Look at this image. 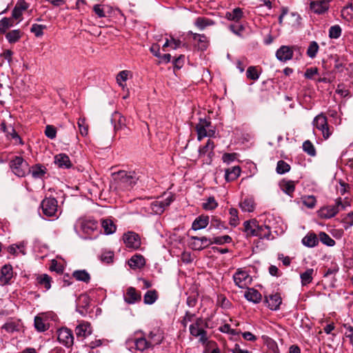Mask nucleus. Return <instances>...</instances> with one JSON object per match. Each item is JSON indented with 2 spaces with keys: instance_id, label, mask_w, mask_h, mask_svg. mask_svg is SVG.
Wrapping results in <instances>:
<instances>
[{
  "instance_id": "1",
  "label": "nucleus",
  "mask_w": 353,
  "mask_h": 353,
  "mask_svg": "<svg viewBox=\"0 0 353 353\" xmlns=\"http://www.w3.org/2000/svg\"><path fill=\"white\" fill-rule=\"evenodd\" d=\"M163 338V333L159 330L151 331L148 334H145L140 331L129 337L125 341V345L130 352H143L148 349H153L156 345H160Z\"/></svg>"
},
{
  "instance_id": "2",
  "label": "nucleus",
  "mask_w": 353,
  "mask_h": 353,
  "mask_svg": "<svg viewBox=\"0 0 353 353\" xmlns=\"http://www.w3.org/2000/svg\"><path fill=\"white\" fill-rule=\"evenodd\" d=\"M115 189L118 191L131 190L137 183L138 176L134 171L121 170L113 174Z\"/></svg>"
},
{
  "instance_id": "3",
  "label": "nucleus",
  "mask_w": 353,
  "mask_h": 353,
  "mask_svg": "<svg viewBox=\"0 0 353 353\" xmlns=\"http://www.w3.org/2000/svg\"><path fill=\"white\" fill-rule=\"evenodd\" d=\"M208 322L202 317H198L189 327V331L191 336L198 339L199 342L203 345L207 343L208 341Z\"/></svg>"
},
{
  "instance_id": "4",
  "label": "nucleus",
  "mask_w": 353,
  "mask_h": 353,
  "mask_svg": "<svg viewBox=\"0 0 353 353\" xmlns=\"http://www.w3.org/2000/svg\"><path fill=\"white\" fill-rule=\"evenodd\" d=\"M99 228L98 222L91 217H81L74 225V230L77 232L80 231L85 234V239L91 238V236L94 232L98 234Z\"/></svg>"
},
{
  "instance_id": "5",
  "label": "nucleus",
  "mask_w": 353,
  "mask_h": 353,
  "mask_svg": "<svg viewBox=\"0 0 353 353\" xmlns=\"http://www.w3.org/2000/svg\"><path fill=\"white\" fill-rule=\"evenodd\" d=\"M347 202L343 203L341 197L335 200L334 205H326L322 207L319 211L318 214L322 219H331L341 210H344L347 206Z\"/></svg>"
},
{
  "instance_id": "6",
  "label": "nucleus",
  "mask_w": 353,
  "mask_h": 353,
  "mask_svg": "<svg viewBox=\"0 0 353 353\" xmlns=\"http://www.w3.org/2000/svg\"><path fill=\"white\" fill-rule=\"evenodd\" d=\"M313 125L321 131L324 139H328L334 132V128L328 125L325 115L321 113L316 116L312 121Z\"/></svg>"
},
{
  "instance_id": "7",
  "label": "nucleus",
  "mask_w": 353,
  "mask_h": 353,
  "mask_svg": "<svg viewBox=\"0 0 353 353\" xmlns=\"http://www.w3.org/2000/svg\"><path fill=\"white\" fill-rule=\"evenodd\" d=\"M10 167L19 177H23L28 173L29 165L21 157H14L10 162Z\"/></svg>"
},
{
  "instance_id": "8",
  "label": "nucleus",
  "mask_w": 353,
  "mask_h": 353,
  "mask_svg": "<svg viewBox=\"0 0 353 353\" xmlns=\"http://www.w3.org/2000/svg\"><path fill=\"white\" fill-rule=\"evenodd\" d=\"M42 212L48 217H58V201L53 197L45 198L41 203Z\"/></svg>"
},
{
  "instance_id": "9",
  "label": "nucleus",
  "mask_w": 353,
  "mask_h": 353,
  "mask_svg": "<svg viewBox=\"0 0 353 353\" xmlns=\"http://www.w3.org/2000/svg\"><path fill=\"white\" fill-rule=\"evenodd\" d=\"M173 201L174 196L172 194L168 195L164 199L156 200L151 203V210L154 214H161L164 212L165 208L168 207Z\"/></svg>"
},
{
  "instance_id": "10",
  "label": "nucleus",
  "mask_w": 353,
  "mask_h": 353,
  "mask_svg": "<svg viewBox=\"0 0 353 353\" xmlns=\"http://www.w3.org/2000/svg\"><path fill=\"white\" fill-rule=\"evenodd\" d=\"M57 339L61 344L66 347H71L74 343L72 332L67 327H62L57 330Z\"/></svg>"
},
{
  "instance_id": "11",
  "label": "nucleus",
  "mask_w": 353,
  "mask_h": 353,
  "mask_svg": "<svg viewBox=\"0 0 353 353\" xmlns=\"http://www.w3.org/2000/svg\"><path fill=\"white\" fill-rule=\"evenodd\" d=\"M123 240L128 248L137 250L141 247V239L138 234L134 232H128L123 236Z\"/></svg>"
},
{
  "instance_id": "12",
  "label": "nucleus",
  "mask_w": 353,
  "mask_h": 353,
  "mask_svg": "<svg viewBox=\"0 0 353 353\" xmlns=\"http://www.w3.org/2000/svg\"><path fill=\"white\" fill-rule=\"evenodd\" d=\"M234 281L239 288H245L251 282V278L248 272L239 268L233 275Z\"/></svg>"
},
{
  "instance_id": "13",
  "label": "nucleus",
  "mask_w": 353,
  "mask_h": 353,
  "mask_svg": "<svg viewBox=\"0 0 353 353\" xmlns=\"http://www.w3.org/2000/svg\"><path fill=\"white\" fill-rule=\"evenodd\" d=\"M123 299L125 303L132 305L141 301V292L137 291L134 288L129 287L127 288L123 295Z\"/></svg>"
},
{
  "instance_id": "14",
  "label": "nucleus",
  "mask_w": 353,
  "mask_h": 353,
  "mask_svg": "<svg viewBox=\"0 0 353 353\" xmlns=\"http://www.w3.org/2000/svg\"><path fill=\"white\" fill-rule=\"evenodd\" d=\"M293 54L292 47L288 46H282L276 52L277 59L283 62L292 59Z\"/></svg>"
},
{
  "instance_id": "15",
  "label": "nucleus",
  "mask_w": 353,
  "mask_h": 353,
  "mask_svg": "<svg viewBox=\"0 0 353 353\" xmlns=\"http://www.w3.org/2000/svg\"><path fill=\"white\" fill-rule=\"evenodd\" d=\"M47 168L42 164L37 163L28 168V173L35 179H43L47 174Z\"/></svg>"
},
{
  "instance_id": "16",
  "label": "nucleus",
  "mask_w": 353,
  "mask_h": 353,
  "mask_svg": "<svg viewBox=\"0 0 353 353\" xmlns=\"http://www.w3.org/2000/svg\"><path fill=\"white\" fill-rule=\"evenodd\" d=\"M188 34L192 35L193 40L196 42L197 47L200 50L204 51L208 48L209 40L205 34L194 33L192 31H189Z\"/></svg>"
},
{
  "instance_id": "17",
  "label": "nucleus",
  "mask_w": 353,
  "mask_h": 353,
  "mask_svg": "<svg viewBox=\"0 0 353 353\" xmlns=\"http://www.w3.org/2000/svg\"><path fill=\"white\" fill-rule=\"evenodd\" d=\"M211 122L205 119H201L199 123L196 125L197 132V139L200 141L204 137H206L208 129L210 127Z\"/></svg>"
},
{
  "instance_id": "18",
  "label": "nucleus",
  "mask_w": 353,
  "mask_h": 353,
  "mask_svg": "<svg viewBox=\"0 0 353 353\" xmlns=\"http://www.w3.org/2000/svg\"><path fill=\"white\" fill-rule=\"evenodd\" d=\"M90 325L88 323H82L75 328V333L78 340L83 341L86 336L91 334Z\"/></svg>"
},
{
  "instance_id": "19",
  "label": "nucleus",
  "mask_w": 353,
  "mask_h": 353,
  "mask_svg": "<svg viewBox=\"0 0 353 353\" xmlns=\"http://www.w3.org/2000/svg\"><path fill=\"white\" fill-rule=\"evenodd\" d=\"M13 277V270L11 265H4L1 270L0 282L3 285H6L10 283V281Z\"/></svg>"
},
{
  "instance_id": "20",
  "label": "nucleus",
  "mask_w": 353,
  "mask_h": 353,
  "mask_svg": "<svg viewBox=\"0 0 353 353\" xmlns=\"http://www.w3.org/2000/svg\"><path fill=\"white\" fill-rule=\"evenodd\" d=\"M296 182L291 180L283 179L279 182L281 190L290 197L293 196L295 190Z\"/></svg>"
},
{
  "instance_id": "21",
  "label": "nucleus",
  "mask_w": 353,
  "mask_h": 353,
  "mask_svg": "<svg viewBox=\"0 0 353 353\" xmlns=\"http://www.w3.org/2000/svg\"><path fill=\"white\" fill-rule=\"evenodd\" d=\"M54 163L59 168L64 169L70 168L72 165L69 157L63 153L57 154L54 157Z\"/></svg>"
},
{
  "instance_id": "22",
  "label": "nucleus",
  "mask_w": 353,
  "mask_h": 353,
  "mask_svg": "<svg viewBox=\"0 0 353 353\" xmlns=\"http://www.w3.org/2000/svg\"><path fill=\"white\" fill-rule=\"evenodd\" d=\"M239 205L241 210L245 212H252L254 211L256 208L254 199L252 196H247L244 198L239 203Z\"/></svg>"
},
{
  "instance_id": "23",
  "label": "nucleus",
  "mask_w": 353,
  "mask_h": 353,
  "mask_svg": "<svg viewBox=\"0 0 353 353\" xmlns=\"http://www.w3.org/2000/svg\"><path fill=\"white\" fill-rule=\"evenodd\" d=\"M111 122L114 125L115 131L121 130L126 126L125 118L118 112H115L112 114Z\"/></svg>"
},
{
  "instance_id": "24",
  "label": "nucleus",
  "mask_w": 353,
  "mask_h": 353,
  "mask_svg": "<svg viewBox=\"0 0 353 353\" xmlns=\"http://www.w3.org/2000/svg\"><path fill=\"white\" fill-rule=\"evenodd\" d=\"M145 264V260L141 254H134L128 261V265L132 269H141Z\"/></svg>"
},
{
  "instance_id": "25",
  "label": "nucleus",
  "mask_w": 353,
  "mask_h": 353,
  "mask_svg": "<svg viewBox=\"0 0 353 353\" xmlns=\"http://www.w3.org/2000/svg\"><path fill=\"white\" fill-rule=\"evenodd\" d=\"M241 168L239 165L228 168L225 170V179L228 181L236 180L241 174Z\"/></svg>"
},
{
  "instance_id": "26",
  "label": "nucleus",
  "mask_w": 353,
  "mask_h": 353,
  "mask_svg": "<svg viewBox=\"0 0 353 353\" xmlns=\"http://www.w3.org/2000/svg\"><path fill=\"white\" fill-rule=\"evenodd\" d=\"M209 223V216L201 215L197 217L192 224V229L194 230L205 228Z\"/></svg>"
},
{
  "instance_id": "27",
  "label": "nucleus",
  "mask_w": 353,
  "mask_h": 353,
  "mask_svg": "<svg viewBox=\"0 0 353 353\" xmlns=\"http://www.w3.org/2000/svg\"><path fill=\"white\" fill-rule=\"evenodd\" d=\"M244 231L248 236H254L258 234L256 232L258 223L255 219L245 221L243 223Z\"/></svg>"
},
{
  "instance_id": "28",
  "label": "nucleus",
  "mask_w": 353,
  "mask_h": 353,
  "mask_svg": "<svg viewBox=\"0 0 353 353\" xmlns=\"http://www.w3.org/2000/svg\"><path fill=\"white\" fill-rule=\"evenodd\" d=\"M244 296L248 301L254 303H258L261 300V293L254 288H248V290L245 292Z\"/></svg>"
},
{
  "instance_id": "29",
  "label": "nucleus",
  "mask_w": 353,
  "mask_h": 353,
  "mask_svg": "<svg viewBox=\"0 0 353 353\" xmlns=\"http://www.w3.org/2000/svg\"><path fill=\"white\" fill-rule=\"evenodd\" d=\"M310 9L314 13L321 14L328 10L329 6H325L321 0H316L310 3Z\"/></svg>"
},
{
  "instance_id": "30",
  "label": "nucleus",
  "mask_w": 353,
  "mask_h": 353,
  "mask_svg": "<svg viewBox=\"0 0 353 353\" xmlns=\"http://www.w3.org/2000/svg\"><path fill=\"white\" fill-rule=\"evenodd\" d=\"M268 307L272 310H276L281 304V297L279 294H272L267 299Z\"/></svg>"
},
{
  "instance_id": "31",
  "label": "nucleus",
  "mask_w": 353,
  "mask_h": 353,
  "mask_svg": "<svg viewBox=\"0 0 353 353\" xmlns=\"http://www.w3.org/2000/svg\"><path fill=\"white\" fill-rule=\"evenodd\" d=\"M215 145L213 141L211 140H208L205 145L203 147L199 148V157L204 156L205 154H208L210 158L213 156L214 152V148Z\"/></svg>"
},
{
  "instance_id": "32",
  "label": "nucleus",
  "mask_w": 353,
  "mask_h": 353,
  "mask_svg": "<svg viewBox=\"0 0 353 353\" xmlns=\"http://www.w3.org/2000/svg\"><path fill=\"white\" fill-rule=\"evenodd\" d=\"M101 228L105 234H112L115 232L117 226L110 219H105L101 221Z\"/></svg>"
},
{
  "instance_id": "33",
  "label": "nucleus",
  "mask_w": 353,
  "mask_h": 353,
  "mask_svg": "<svg viewBox=\"0 0 353 353\" xmlns=\"http://www.w3.org/2000/svg\"><path fill=\"white\" fill-rule=\"evenodd\" d=\"M72 276L79 281L89 283L90 281V275L85 270H75L72 273Z\"/></svg>"
},
{
  "instance_id": "34",
  "label": "nucleus",
  "mask_w": 353,
  "mask_h": 353,
  "mask_svg": "<svg viewBox=\"0 0 353 353\" xmlns=\"http://www.w3.org/2000/svg\"><path fill=\"white\" fill-rule=\"evenodd\" d=\"M51 282L52 278L46 274L39 275L37 277V283L44 288L46 291L50 289Z\"/></svg>"
},
{
  "instance_id": "35",
  "label": "nucleus",
  "mask_w": 353,
  "mask_h": 353,
  "mask_svg": "<svg viewBox=\"0 0 353 353\" xmlns=\"http://www.w3.org/2000/svg\"><path fill=\"white\" fill-rule=\"evenodd\" d=\"M314 274V270L312 268H308L304 272L301 273L300 274L301 285L305 286L312 283Z\"/></svg>"
},
{
  "instance_id": "36",
  "label": "nucleus",
  "mask_w": 353,
  "mask_h": 353,
  "mask_svg": "<svg viewBox=\"0 0 353 353\" xmlns=\"http://www.w3.org/2000/svg\"><path fill=\"white\" fill-rule=\"evenodd\" d=\"M159 295L156 290H148L143 296V302L146 305H152L158 299Z\"/></svg>"
},
{
  "instance_id": "37",
  "label": "nucleus",
  "mask_w": 353,
  "mask_h": 353,
  "mask_svg": "<svg viewBox=\"0 0 353 353\" xmlns=\"http://www.w3.org/2000/svg\"><path fill=\"white\" fill-rule=\"evenodd\" d=\"M302 243L307 247L312 248L319 243V239L315 234L309 233L302 239Z\"/></svg>"
},
{
  "instance_id": "38",
  "label": "nucleus",
  "mask_w": 353,
  "mask_h": 353,
  "mask_svg": "<svg viewBox=\"0 0 353 353\" xmlns=\"http://www.w3.org/2000/svg\"><path fill=\"white\" fill-rule=\"evenodd\" d=\"M214 24V22L208 18L199 17L196 19L194 21V25L200 30H203L206 27L212 26Z\"/></svg>"
},
{
  "instance_id": "39",
  "label": "nucleus",
  "mask_w": 353,
  "mask_h": 353,
  "mask_svg": "<svg viewBox=\"0 0 353 353\" xmlns=\"http://www.w3.org/2000/svg\"><path fill=\"white\" fill-rule=\"evenodd\" d=\"M256 232L259 234L254 235V236H258L260 239H269L271 236L270 228L268 225H257Z\"/></svg>"
},
{
  "instance_id": "40",
  "label": "nucleus",
  "mask_w": 353,
  "mask_h": 353,
  "mask_svg": "<svg viewBox=\"0 0 353 353\" xmlns=\"http://www.w3.org/2000/svg\"><path fill=\"white\" fill-rule=\"evenodd\" d=\"M2 329L8 333L18 332L20 330V323L18 321H8L2 326Z\"/></svg>"
},
{
  "instance_id": "41",
  "label": "nucleus",
  "mask_w": 353,
  "mask_h": 353,
  "mask_svg": "<svg viewBox=\"0 0 353 353\" xmlns=\"http://www.w3.org/2000/svg\"><path fill=\"white\" fill-rule=\"evenodd\" d=\"M243 17V12L241 8H234L232 12L226 13V18L230 21L238 22Z\"/></svg>"
},
{
  "instance_id": "42",
  "label": "nucleus",
  "mask_w": 353,
  "mask_h": 353,
  "mask_svg": "<svg viewBox=\"0 0 353 353\" xmlns=\"http://www.w3.org/2000/svg\"><path fill=\"white\" fill-rule=\"evenodd\" d=\"M22 33L21 30H13L10 32H8L6 37L9 43H16L19 40V39L21 37Z\"/></svg>"
},
{
  "instance_id": "43",
  "label": "nucleus",
  "mask_w": 353,
  "mask_h": 353,
  "mask_svg": "<svg viewBox=\"0 0 353 353\" xmlns=\"http://www.w3.org/2000/svg\"><path fill=\"white\" fill-rule=\"evenodd\" d=\"M230 219L229 223L232 227H236L239 224V218L238 216V210L236 208H231L229 210Z\"/></svg>"
},
{
  "instance_id": "44",
  "label": "nucleus",
  "mask_w": 353,
  "mask_h": 353,
  "mask_svg": "<svg viewBox=\"0 0 353 353\" xmlns=\"http://www.w3.org/2000/svg\"><path fill=\"white\" fill-rule=\"evenodd\" d=\"M319 46L317 42L313 41L310 43V45L307 48L306 54L307 55L311 58L314 59L316 57L317 52L319 51Z\"/></svg>"
},
{
  "instance_id": "45",
  "label": "nucleus",
  "mask_w": 353,
  "mask_h": 353,
  "mask_svg": "<svg viewBox=\"0 0 353 353\" xmlns=\"http://www.w3.org/2000/svg\"><path fill=\"white\" fill-rule=\"evenodd\" d=\"M290 170V165L284 161L280 160L277 162L276 171L279 174H283L288 172Z\"/></svg>"
},
{
  "instance_id": "46",
  "label": "nucleus",
  "mask_w": 353,
  "mask_h": 353,
  "mask_svg": "<svg viewBox=\"0 0 353 353\" xmlns=\"http://www.w3.org/2000/svg\"><path fill=\"white\" fill-rule=\"evenodd\" d=\"M46 25L34 23L32 25L30 32L34 34L36 37H41L43 35V30L46 29Z\"/></svg>"
},
{
  "instance_id": "47",
  "label": "nucleus",
  "mask_w": 353,
  "mask_h": 353,
  "mask_svg": "<svg viewBox=\"0 0 353 353\" xmlns=\"http://www.w3.org/2000/svg\"><path fill=\"white\" fill-rule=\"evenodd\" d=\"M34 327L39 332H44L48 328V325L44 323L43 319L39 316L34 318Z\"/></svg>"
},
{
  "instance_id": "48",
  "label": "nucleus",
  "mask_w": 353,
  "mask_h": 353,
  "mask_svg": "<svg viewBox=\"0 0 353 353\" xmlns=\"http://www.w3.org/2000/svg\"><path fill=\"white\" fill-rule=\"evenodd\" d=\"M218 203L213 196H210L206 202L203 203L202 207L205 210H212L216 208Z\"/></svg>"
},
{
  "instance_id": "49",
  "label": "nucleus",
  "mask_w": 353,
  "mask_h": 353,
  "mask_svg": "<svg viewBox=\"0 0 353 353\" xmlns=\"http://www.w3.org/2000/svg\"><path fill=\"white\" fill-rule=\"evenodd\" d=\"M260 73L258 72L255 66H250L246 71V77L248 79L256 81L259 79Z\"/></svg>"
},
{
  "instance_id": "50",
  "label": "nucleus",
  "mask_w": 353,
  "mask_h": 353,
  "mask_svg": "<svg viewBox=\"0 0 353 353\" xmlns=\"http://www.w3.org/2000/svg\"><path fill=\"white\" fill-rule=\"evenodd\" d=\"M342 30L340 26H332L329 29V37L330 39H338L341 37Z\"/></svg>"
},
{
  "instance_id": "51",
  "label": "nucleus",
  "mask_w": 353,
  "mask_h": 353,
  "mask_svg": "<svg viewBox=\"0 0 353 353\" xmlns=\"http://www.w3.org/2000/svg\"><path fill=\"white\" fill-rule=\"evenodd\" d=\"M302 200L303 205L310 209L314 208L316 203V199L313 195L305 196Z\"/></svg>"
},
{
  "instance_id": "52",
  "label": "nucleus",
  "mask_w": 353,
  "mask_h": 353,
  "mask_svg": "<svg viewBox=\"0 0 353 353\" xmlns=\"http://www.w3.org/2000/svg\"><path fill=\"white\" fill-rule=\"evenodd\" d=\"M190 247L194 250H201L203 249V246L201 245V241L199 237L191 236L189 241Z\"/></svg>"
},
{
  "instance_id": "53",
  "label": "nucleus",
  "mask_w": 353,
  "mask_h": 353,
  "mask_svg": "<svg viewBox=\"0 0 353 353\" xmlns=\"http://www.w3.org/2000/svg\"><path fill=\"white\" fill-rule=\"evenodd\" d=\"M319 238L321 241L328 246H333L335 244V241L332 239L327 234L321 232L319 234Z\"/></svg>"
},
{
  "instance_id": "54",
  "label": "nucleus",
  "mask_w": 353,
  "mask_h": 353,
  "mask_svg": "<svg viewBox=\"0 0 353 353\" xmlns=\"http://www.w3.org/2000/svg\"><path fill=\"white\" fill-rule=\"evenodd\" d=\"M303 149L305 152L312 157H314L316 154V150L313 144L308 140L304 141L303 144Z\"/></svg>"
},
{
  "instance_id": "55",
  "label": "nucleus",
  "mask_w": 353,
  "mask_h": 353,
  "mask_svg": "<svg viewBox=\"0 0 353 353\" xmlns=\"http://www.w3.org/2000/svg\"><path fill=\"white\" fill-rule=\"evenodd\" d=\"M232 241V238L229 235H224L221 236H216L212 239V242L214 244L223 245L229 243Z\"/></svg>"
},
{
  "instance_id": "56",
  "label": "nucleus",
  "mask_w": 353,
  "mask_h": 353,
  "mask_svg": "<svg viewBox=\"0 0 353 353\" xmlns=\"http://www.w3.org/2000/svg\"><path fill=\"white\" fill-rule=\"evenodd\" d=\"M353 10V6L352 3H350L347 6L344 7L341 10V16L343 18L350 20L352 19V12Z\"/></svg>"
},
{
  "instance_id": "57",
  "label": "nucleus",
  "mask_w": 353,
  "mask_h": 353,
  "mask_svg": "<svg viewBox=\"0 0 353 353\" xmlns=\"http://www.w3.org/2000/svg\"><path fill=\"white\" fill-rule=\"evenodd\" d=\"M77 125L81 134L82 136H86L88 132V126L85 123V119L84 118H80L78 120Z\"/></svg>"
},
{
  "instance_id": "58",
  "label": "nucleus",
  "mask_w": 353,
  "mask_h": 353,
  "mask_svg": "<svg viewBox=\"0 0 353 353\" xmlns=\"http://www.w3.org/2000/svg\"><path fill=\"white\" fill-rule=\"evenodd\" d=\"M230 30H231L234 34L239 37H242V32L245 30V27L240 23L238 24H231L229 26Z\"/></svg>"
},
{
  "instance_id": "59",
  "label": "nucleus",
  "mask_w": 353,
  "mask_h": 353,
  "mask_svg": "<svg viewBox=\"0 0 353 353\" xmlns=\"http://www.w3.org/2000/svg\"><path fill=\"white\" fill-rule=\"evenodd\" d=\"M10 130H8V134L6 136L8 137H10L11 139H14L16 143H19L22 144V141L19 135L17 134V132L15 131L14 128L11 125L9 126Z\"/></svg>"
},
{
  "instance_id": "60",
  "label": "nucleus",
  "mask_w": 353,
  "mask_h": 353,
  "mask_svg": "<svg viewBox=\"0 0 353 353\" xmlns=\"http://www.w3.org/2000/svg\"><path fill=\"white\" fill-rule=\"evenodd\" d=\"M12 26V20L8 18H3L0 20V32H5Z\"/></svg>"
},
{
  "instance_id": "61",
  "label": "nucleus",
  "mask_w": 353,
  "mask_h": 353,
  "mask_svg": "<svg viewBox=\"0 0 353 353\" xmlns=\"http://www.w3.org/2000/svg\"><path fill=\"white\" fill-rule=\"evenodd\" d=\"M45 134L49 139H54L57 135L56 128L52 125H47L45 130Z\"/></svg>"
},
{
  "instance_id": "62",
  "label": "nucleus",
  "mask_w": 353,
  "mask_h": 353,
  "mask_svg": "<svg viewBox=\"0 0 353 353\" xmlns=\"http://www.w3.org/2000/svg\"><path fill=\"white\" fill-rule=\"evenodd\" d=\"M237 155L236 153H225L222 156V160L224 163L230 164L236 159Z\"/></svg>"
},
{
  "instance_id": "63",
  "label": "nucleus",
  "mask_w": 353,
  "mask_h": 353,
  "mask_svg": "<svg viewBox=\"0 0 353 353\" xmlns=\"http://www.w3.org/2000/svg\"><path fill=\"white\" fill-rule=\"evenodd\" d=\"M93 11L99 18L105 17V12L103 9V6L101 4H96L93 6Z\"/></svg>"
},
{
  "instance_id": "64",
  "label": "nucleus",
  "mask_w": 353,
  "mask_h": 353,
  "mask_svg": "<svg viewBox=\"0 0 353 353\" xmlns=\"http://www.w3.org/2000/svg\"><path fill=\"white\" fill-rule=\"evenodd\" d=\"M194 316V314L191 313L189 311H187L185 314V316L183 317V319L181 320V324L183 325V327H185L189 322L193 321Z\"/></svg>"
}]
</instances>
